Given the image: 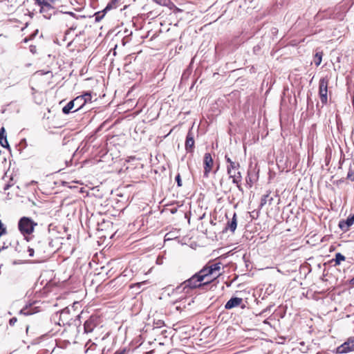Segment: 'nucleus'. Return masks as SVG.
Here are the masks:
<instances>
[{
  "instance_id": "obj_33",
  "label": "nucleus",
  "mask_w": 354,
  "mask_h": 354,
  "mask_svg": "<svg viewBox=\"0 0 354 354\" xmlns=\"http://www.w3.org/2000/svg\"><path fill=\"white\" fill-rule=\"evenodd\" d=\"M347 178L350 179L351 181L354 182V171H349L347 174Z\"/></svg>"
},
{
  "instance_id": "obj_24",
  "label": "nucleus",
  "mask_w": 354,
  "mask_h": 354,
  "mask_svg": "<svg viewBox=\"0 0 354 354\" xmlns=\"http://www.w3.org/2000/svg\"><path fill=\"white\" fill-rule=\"evenodd\" d=\"M81 96L83 98V101L85 104L88 102H91L92 95L91 92H84L82 95H81Z\"/></svg>"
},
{
  "instance_id": "obj_26",
  "label": "nucleus",
  "mask_w": 354,
  "mask_h": 354,
  "mask_svg": "<svg viewBox=\"0 0 354 354\" xmlns=\"http://www.w3.org/2000/svg\"><path fill=\"white\" fill-rule=\"evenodd\" d=\"M107 11H104V9L102 10V11H100V12H96L94 16H95V21L96 22H99L105 15V13Z\"/></svg>"
},
{
  "instance_id": "obj_18",
  "label": "nucleus",
  "mask_w": 354,
  "mask_h": 354,
  "mask_svg": "<svg viewBox=\"0 0 354 354\" xmlns=\"http://www.w3.org/2000/svg\"><path fill=\"white\" fill-rule=\"evenodd\" d=\"M0 145L3 147H7L8 146L4 127H1L0 129Z\"/></svg>"
},
{
  "instance_id": "obj_1",
  "label": "nucleus",
  "mask_w": 354,
  "mask_h": 354,
  "mask_svg": "<svg viewBox=\"0 0 354 354\" xmlns=\"http://www.w3.org/2000/svg\"><path fill=\"white\" fill-rule=\"evenodd\" d=\"M210 283L211 279L204 281L197 272L189 279L183 281L180 286H177L176 290L178 292L184 291L185 293H189L190 290L201 288L209 284Z\"/></svg>"
},
{
  "instance_id": "obj_42",
  "label": "nucleus",
  "mask_w": 354,
  "mask_h": 354,
  "mask_svg": "<svg viewBox=\"0 0 354 354\" xmlns=\"http://www.w3.org/2000/svg\"><path fill=\"white\" fill-rule=\"evenodd\" d=\"M23 142H24V149L26 147V140L24 139L23 140Z\"/></svg>"
},
{
  "instance_id": "obj_10",
  "label": "nucleus",
  "mask_w": 354,
  "mask_h": 354,
  "mask_svg": "<svg viewBox=\"0 0 354 354\" xmlns=\"http://www.w3.org/2000/svg\"><path fill=\"white\" fill-rule=\"evenodd\" d=\"M41 5L40 12L46 19H50L53 14H55V11L54 8L50 6L49 3H45Z\"/></svg>"
},
{
  "instance_id": "obj_44",
  "label": "nucleus",
  "mask_w": 354,
  "mask_h": 354,
  "mask_svg": "<svg viewBox=\"0 0 354 354\" xmlns=\"http://www.w3.org/2000/svg\"><path fill=\"white\" fill-rule=\"evenodd\" d=\"M36 183H37V182H35V181H32V182H31V184H34V185H35Z\"/></svg>"
},
{
  "instance_id": "obj_28",
  "label": "nucleus",
  "mask_w": 354,
  "mask_h": 354,
  "mask_svg": "<svg viewBox=\"0 0 354 354\" xmlns=\"http://www.w3.org/2000/svg\"><path fill=\"white\" fill-rule=\"evenodd\" d=\"M345 260V257L341 253H337L335 254V263L336 264L339 265L340 263Z\"/></svg>"
},
{
  "instance_id": "obj_37",
  "label": "nucleus",
  "mask_w": 354,
  "mask_h": 354,
  "mask_svg": "<svg viewBox=\"0 0 354 354\" xmlns=\"http://www.w3.org/2000/svg\"><path fill=\"white\" fill-rule=\"evenodd\" d=\"M39 3V4H43V3H49L51 2H54L55 0H37Z\"/></svg>"
},
{
  "instance_id": "obj_29",
  "label": "nucleus",
  "mask_w": 354,
  "mask_h": 354,
  "mask_svg": "<svg viewBox=\"0 0 354 354\" xmlns=\"http://www.w3.org/2000/svg\"><path fill=\"white\" fill-rule=\"evenodd\" d=\"M37 33H38V30H35L34 32L32 33L28 38L25 37L24 39V43H27L29 40L32 39V37H35Z\"/></svg>"
},
{
  "instance_id": "obj_9",
  "label": "nucleus",
  "mask_w": 354,
  "mask_h": 354,
  "mask_svg": "<svg viewBox=\"0 0 354 354\" xmlns=\"http://www.w3.org/2000/svg\"><path fill=\"white\" fill-rule=\"evenodd\" d=\"M40 242L38 241L37 243L34 244L32 247L28 246L27 252H28V256L30 257H33L35 252H36V257L37 259L30 261L31 263H39L41 261L40 257L39 256L40 253V248H39Z\"/></svg>"
},
{
  "instance_id": "obj_23",
  "label": "nucleus",
  "mask_w": 354,
  "mask_h": 354,
  "mask_svg": "<svg viewBox=\"0 0 354 354\" xmlns=\"http://www.w3.org/2000/svg\"><path fill=\"white\" fill-rule=\"evenodd\" d=\"M118 2L119 0H111V2H109L104 8V11H108L113 8H116L118 6Z\"/></svg>"
},
{
  "instance_id": "obj_25",
  "label": "nucleus",
  "mask_w": 354,
  "mask_h": 354,
  "mask_svg": "<svg viewBox=\"0 0 354 354\" xmlns=\"http://www.w3.org/2000/svg\"><path fill=\"white\" fill-rule=\"evenodd\" d=\"M322 60V53H316L314 57V62L317 66H319Z\"/></svg>"
},
{
  "instance_id": "obj_41",
  "label": "nucleus",
  "mask_w": 354,
  "mask_h": 354,
  "mask_svg": "<svg viewBox=\"0 0 354 354\" xmlns=\"http://www.w3.org/2000/svg\"><path fill=\"white\" fill-rule=\"evenodd\" d=\"M29 329H30V326H26V333H29Z\"/></svg>"
},
{
  "instance_id": "obj_20",
  "label": "nucleus",
  "mask_w": 354,
  "mask_h": 354,
  "mask_svg": "<svg viewBox=\"0 0 354 354\" xmlns=\"http://www.w3.org/2000/svg\"><path fill=\"white\" fill-rule=\"evenodd\" d=\"M75 107L73 100H71L62 109V112L64 114H68Z\"/></svg>"
},
{
  "instance_id": "obj_40",
  "label": "nucleus",
  "mask_w": 354,
  "mask_h": 354,
  "mask_svg": "<svg viewBox=\"0 0 354 354\" xmlns=\"http://www.w3.org/2000/svg\"><path fill=\"white\" fill-rule=\"evenodd\" d=\"M225 159H226L227 162L229 165L230 164V162H232V160L230 158H228L227 156H225Z\"/></svg>"
},
{
  "instance_id": "obj_21",
  "label": "nucleus",
  "mask_w": 354,
  "mask_h": 354,
  "mask_svg": "<svg viewBox=\"0 0 354 354\" xmlns=\"http://www.w3.org/2000/svg\"><path fill=\"white\" fill-rule=\"evenodd\" d=\"M239 167H240V165L239 162L232 161L227 167V174H231V171H233V170L239 169Z\"/></svg>"
},
{
  "instance_id": "obj_30",
  "label": "nucleus",
  "mask_w": 354,
  "mask_h": 354,
  "mask_svg": "<svg viewBox=\"0 0 354 354\" xmlns=\"http://www.w3.org/2000/svg\"><path fill=\"white\" fill-rule=\"evenodd\" d=\"M153 1L160 6H167L168 3L169 2V0H153Z\"/></svg>"
},
{
  "instance_id": "obj_32",
  "label": "nucleus",
  "mask_w": 354,
  "mask_h": 354,
  "mask_svg": "<svg viewBox=\"0 0 354 354\" xmlns=\"http://www.w3.org/2000/svg\"><path fill=\"white\" fill-rule=\"evenodd\" d=\"M145 283V281H142V282H140V283H136L131 285L130 288H133L137 287V288H140Z\"/></svg>"
},
{
  "instance_id": "obj_27",
  "label": "nucleus",
  "mask_w": 354,
  "mask_h": 354,
  "mask_svg": "<svg viewBox=\"0 0 354 354\" xmlns=\"http://www.w3.org/2000/svg\"><path fill=\"white\" fill-rule=\"evenodd\" d=\"M269 194H265L262 196L261 199V206H263L266 204L267 201H268V198H269ZM272 201V198H270L269 199V203L270 204L271 202Z\"/></svg>"
},
{
  "instance_id": "obj_35",
  "label": "nucleus",
  "mask_w": 354,
  "mask_h": 354,
  "mask_svg": "<svg viewBox=\"0 0 354 354\" xmlns=\"http://www.w3.org/2000/svg\"><path fill=\"white\" fill-rule=\"evenodd\" d=\"M17 322V319L16 317H12L10 319L9 324L10 326H14Z\"/></svg>"
},
{
  "instance_id": "obj_38",
  "label": "nucleus",
  "mask_w": 354,
  "mask_h": 354,
  "mask_svg": "<svg viewBox=\"0 0 354 354\" xmlns=\"http://www.w3.org/2000/svg\"><path fill=\"white\" fill-rule=\"evenodd\" d=\"M5 232V229L2 227L1 225L0 224V236Z\"/></svg>"
},
{
  "instance_id": "obj_45",
  "label": "nucleus",
  "mask_w": 354,
  "mask_h": 354,
  "mask_svg": "<svg viewBox=\"0 0 354 354\" xmlns=\"http://www.w3.org/2000/svg\"><path fill=\"white\" fill-rule=\"evenodd\" d=\"M80 18H84V16H80Z\"/></svg>"
},
{
  "instance_id": "obj_13",
  "label": "nucleus",
  "mask_w": 354,
  "mask_h": 354,
  "mask_svg": "<svg viewBox=\"0 0 354 354\" xmlns=\"http://www.w3.org/2000/svg\"><path fill=\"white\" fill-rule=\"evenodd\" d=\"M194 147V140L193 133L190 131L188 132L185 140V149L187 153H192Z\"/></svg>"
},
{
  "instance_id": "obj_15",
  "label": "nucleus",
  "mask_w": 354,
  "mask_h": 354,
  "mask_svg": "<svg viewBox=\"0 0 354 354\" xmlns=\"http://www.w3.org/2000/svg\"><path fill=\"white\" fill-rule=\"evenodd\" d=\"M37 304H38V301H35L32 304H30L29 306L26 305L25 307H24L23 315H30L33 313L39 312V310L38 309L39 306H35Z\"/></svg>"
},
{
  "instance_id": "obj_14",
  "label": "nucleus",
  "mask_w": 354,
  "mask_h": 354,
  "mask_svg": "<svg viewBox=\"0 0 354 354\" xmlns=\"http://www.w3.org/2000/svg\"><path fill=\"white\" fill-rule=\"evenodd\" d=\"M230 178L232 179V183L236 185V187L239 190H242V187L239 183L241 182L242 179V176L241 172L237 170H233V171H231V174H229Z\"/></svg>"
},
{
  "instance_id": "obj_31",
  "label": "nucleus",
  "mask_w": 354,
  "mask_h": 354,
  "mask_svg": "<svg viewBox=\"0 0 354 354\" xmlns=\"http://www.w3.org/2000/svg\"><path fill=\"white\" fill-rule=\"evenodd\" d=\"M175 180L177 183L178 187H181L182 186V180H181V177H180V174H178V175L175 178Z\"/></svg>"
},
{
  "instance_id": "obj_12",
  "label": "nucleus",
  "mask_w": 354,
  "mask_h": 354,
  "mask_svg": "<svg viewBox=\"0 0 354 354\" xmlns=\"http://www.w3.org/2000/svg\"><path fill=\"white\" fill-rule=\"evenodd\" d=\"M97 325V318L91 316L88 320H86L84 324V328L85 333H91L93 330Z\"/></svg>"
},
{
  "instance_id": "obj_39",
  "label": "nucleus",
  "mask_w": 354,
  "mask_h": 354,
  "mask_svg": "<svg viewBox=\"0 0 354 354\" xmlns=\"http://www.w3.org/2000/svg\"><path fill=\"white\" fill-rule=\"evenodd\" d=\"M125 353V351L123 350V351H117L114 354H124Z\"/></svg>"
},
{
  "instance_id": "obj_4",
  "label": "nucleus",
  "mask_w": 354,
  "mask_h": 354,
  "mask_svg": "<svg viewBox=\"0 0 354 354\" xmlns=\"http://www.w3.org/2000/svg\"><path fill=\"white\" fill-rule=\"evenodd\" d=\"M328 80L327 78L320 79L319 82V95L323 105L326 104L328 102Z\"/></svg>"
},
{
  "instance_id": "obj_36",
  "label": "nucleus",
  "mask_w": 354,
  "mask_h": 354,
  "mask_svg": "<svg viewBox=\"0 0 354 354\" xmlns=\"http://www.w3.org/2000/svg\"><path fill=\"white\" fill-rule=\"evenodd\" d=\"M22 227H23V225H22V218H21L19 220V222H18V228H19V230L22 233Z\"/></svg>"
},
{
  "instance_id": "obj_22",
  "label": "nucleus",
  "mask_w": 354,
  "mask_h": 354,
  "mask_svg": "<svg viewBox=\"0 0 354 354\" xmlns=\"http://www.w3.org/2000/svg\"><path fill=\"white\" fill-rule=\"evenodd\" d=\"M70 313V309L66 307L64 309H62L60 312H59V314H60V319L62 320H67L68 318V315Z\"/></svg>"
},
{
  "instance_id": "obj_11",
  "label": "nucleus",
  "mask_w": 354,
  "mask_h": 354,
  "mask_svg": "<svg viewBox=\"0 0 354 354\" xmlns=\"http://www.w3.org/2000/svg\"><path fill=\"white\" fill-rule=\"evenodd\" d=\"M353 223L354 214L349 216L346 221H340L339 223V227L342 231L346 232L349 230V227L353 225Z\"/></svg>"
},
{
  "instance_id": "obj_5",
  "label": "nucleus",
  "mask_w": 354,
  "mask_h": 354,
  "mask_svg": "<svg viewBox=\"0 0 354 354\" xmlns=\"http://www.w3.org/2000/svg\"><path fill=\"white\" fill-rule=\"evenodd\" d=\"M354 351V337H349L345 342L336 348V353H347Z\"/></svg>"
},
{
  "instance_id": "obj_34",
  "label": "nucleus",
  "mask_w": 354,
  "mask_h": 354,
  "mask_svg": "<svg viewBox=\"0 0 354 354\" xmlns=\"http://www.w3.org/2000/svg\"><path fill=\"white\" fill-rule=\"evenodd\" d=\"M29 49H30V51L32 54H35V53H36V50H37L36 46L32 45V44H30V45H29Z\"/></svg>"
},
{
  "instance_id": "obj_43",
  "label": "nucleus",
  "mask_w": 354,
  "mask_h": 354,
  "mask_svg": "<svg viewBox=\"0 0 354 354\" xmlns=\"http://www.w3.org/2000/svg\"><path fill=\"white\" fill-rule=\"evenodd\" d=\"M353 102V106L354 107V95H353V102Z\"/></svg>"
},
{
  "instance_id": "obj_3",
  "label": "nucleus",
  "mask_w": 354,
  "mask_h": 354,
  "mask_svg": "<svg viewBox=\"0 0 354 354\" xmlns=\"http://www.w3.org/2000/svg\"><path fill=\"white\" fill-rule=\"evenodd\" d=\"M61 19L66 22V26L68 29L66 31L65 35H68L71 30H76L77 27V20L78 17L75 16L73 12H68L62 14Z\"/></svg>"
},
{
  "instance_id": "obj_46",
  "label": "nucleus",
  "mask_w": 354,
  "mask_h": 354,
  "mask_svg": "<svg viewBox=\"0 0 354 354\" xmlns=\"http://www.w3.org/2000/svg\"><path fill=\"white\" fill-rule=\"evenodd\" d=\"M352 282L354 283V277L352 279Z\"/></svg>"
},
{
  "instance_id": "obj_17",
  "label": "nucleus",
  "mask_w": 354,
  "mask_h": 354,
  "mask_svg": "<svg viewBox=\"0 0 354 354\" xmlns=\"http://www.w3.org/2000/svg\"><path fill=\"white\" fill-rule=\"evenodd\" d=\"M237 226L236 214L234 212L233 217L230 221H228L225 230H230L232 232H234Z\"/></svg>"
},
{
  "instance_id": "obj_2",
  "label": "nucleus",
  "mask_w": 354,
  "mask_h": 354,
  "mask_svg": "<svg viewBox=\"0 0 354 354\" xmlns=\"http://www.w3.org/2000/svg\"><path fill=\"white\" fill-rule=\"evenodd\" d=\"M38 223L30 217L24 216V239L29 242L33 240L35 236L32 234L35 227Z\"/></svg>"
},
{
  "instance_id": "obj_16",
  "label": "nucleus",
  "mask_w": 354,
  "mask_h": 354,
  "mask_svg": "<svg viewBox=\"0 0 354 354\" xmlns=\"http://www.w3.org/2000/svg\"><path fill=\"white\" fill-rule=\"evenodd\" d=\"M214 273V279H216L221 274V263H209Z\"/></svg>"
},
{
  "instance_id": "obj_6",
  "label": "nucleus",
  "mask_w": 354,
  "mask_h": 354,
  "mask_svg": "<svg viewBox=\"0 0 354 354\" xmlns=\"http://www.w3.org/2000/svg\"><path fill=\"white\" fill-rule=\"evenodd\" d=\"M204 172L203 176L205 178H208L209 174L211 171L213 166V159L209 153H206L204 155L203 158Z\"/></svg>"
},
{
  "instance_id": "obj_7",
  "label": "nucleus",
  "mask_w": 354,
  "mask_h": 354,
  "mask_svg": "<svg viewBox=\"0 0 354 354\" xmlns=\"http://www.w3.org/2000/svg\"><path fill=\"white\" fill-rule=\"evenodd\" d=\"M198 274L200 275V277L203 279L204 281L208 279H211L212 282L214 279L212 268H211L209 263L203 267V268H202L199 272H198Z\"/></svg>"
},
{
  "instance_id": "obj_8",
  "label": "nucleus",
  "mask_w": 354,
  "mask_h": 354,
  "mask_svg": "<svg viewBox=\"0 0 354 354\" xmlns=\"http://www.w3.org/2000/svg\"><path fill=\"white\" fill-rule=\"evenodd\" d=\"M241 306V308H245V305L243 303V299L239 297H232L225 305V308L227 310L232 309L235 307Z\"/></svg>"
},
{
  "instance_id": "obj_19",
  "label": "nucleus",
  "mask_w": 354,
  "mask_h": 354,
  "mask_svg": "<svg viewBox=\"0 0 354 354\" xmlns=\"http://www.w3.org/2000/svg\"><path fill=\"white\" fill-rule=\"evenodd\" d=\"M73 101L75 103V106L77 107V109L74 111H77L80 110L85 105V104L83 101V98L82 97L81 95L76 97L75 99H73Z\"/></svg>"
}]
</instances>
